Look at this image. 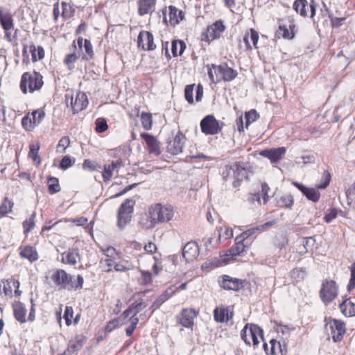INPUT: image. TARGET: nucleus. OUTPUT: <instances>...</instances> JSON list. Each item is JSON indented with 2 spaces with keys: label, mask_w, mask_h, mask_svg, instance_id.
<instances>
[{
  "label": "nucleus",
  "mask_w": 355,
  "mask_h": 355,
  "mask_svg": "<svg viewBox=\"0 0 355 355\" xmlns=\"http://www.w3.org/2000/svg\"><path fill=\"white\" fill-rule=\"evenodd\" d=\"M174 216V209L171 205L156 203L152 205L146 218L140 220L141 226L145 230H151L157 225L171 221Z\"/></svg>",
  "instance_id": "1"
},
{
  "label": "nucleus",
  "mask_w": 355,
  "mask_h": 355,
  "mask_svg": "<svg viewBox=\"0 0 355 355\" xmlns=\"http://www.w3.org/2000/svg\"><path fill=\"white\" fill-rule=\"evenodd\" d=\"M53 282L61 289L68 291L80 290L83 288L84 279L82 275H78L76 281L74 276L67 273L63 269H58L51 277Z\"/></svg>",
  "instance_id": "2"
},
{
  "label": "nucleus",
  "mask_w": 355,
  "mask_h": 355,
  "mask_svg": "<svg viewBox=\"0 0 355 355\" xmlns=\"http://www.w3.org/2000/svg\"><path fill=\"white\" fill-rule=\"evenodd\" d=\"M44 85L42 76L35 71L25 72L21 76L20 81V89L24 94H26L28 89L29 92L40 90Z\"/></svg>",
  "instance_id": "3"
},
{
  "label": "nucleus",
  "mask_w": 355,
  "mask_h": 355,
  "mask_svg": "<svg viewBox=\"0 0 355 355\" xmlns=\"http://www.w3.org/2000/svg\"><path fill=\"white\" fill-rule=\"evenodd\" d=\"M227 171V175L230 174V171H232L234 173V181L232 185L234 188L240 186L241 182L243 180H249L248 173L250 169V166L248 163L246 162H236L231 166H225Z\"/></svg>",
  "instance_id": "4"
},
{
  "label": "nucleus",
  "mask_w": 355,
  "mask_h": 355,
  "mask_svg": "<svg viewBox=\"0 0 355 355\" xmlns=\"http://www.w3.org/2000/svg\"><path fill=\"white\" fill-rule=\"evenodd\" d=\"M135 204V200L128 198L119 207L117 213V226L120 230H123L131 221Z\"/></svg>",
  "instance_id": "5"
},
{
  "label": "nucleus",
  "mask_w": 355,
  "mask_h": 355,
  "mask_svg": "<svg viewBox=\"0 0 355 355\" xmlns=\"http://www.w3.org/2000/svg\"><path fill=\"white\" fill-rule=\"evenodd\" d=\"M241 337L245 344L250 345L252 340L253 345L257 346L259 343L258 338L263 339V330L257 324H247L241 332Z\"/></svg>",
  "instance_id": "6"
},
{
  "label": "nucleus",
  "mask_w": 355,
  "mask_h": 355,
  "mask_svg": "<svg viewBox=\"0 0 355 355\" xmlns=\"http://www.w3.org/2000/svg\"><path fill=\"white\" fill-rule=\"evenodd\" d=\"M324 321L326 322L325 329L327 332L330 330V333L328 334L331 336L334 342L340 341L345 334V323L341 320L331 319V318H325Z\"/></svg>",
  "instance_id": "7"
},
{
  "label": "nucleus",
  "mask_w": 355,
  "mask_h": 355,
  "mask_svg": "<svg viewBox=\"0 0 355 355\" xmlns=\"http://www.w3.org/2000/svg\"><path fill=\"white\" fill-rule=\"evenodd\" d=\"M338 288L334 280L325 279L322 283L320 297L326 304H330L338 295Z\"/></svg>",
  "instance_id": "8"
},
{
  "label": "nucleus",
  "mask_w": 355,
  "mask_h": 355,
  "mask_svg": "<svg viewBox=\"0 0 355 355\" xmlns=\"http://www.w3.org/2000/svg\"><path fill=\"white\" fill-rule=\"evenodd\" d=\"M223 123L216 119L213 115H207L200 121L201 130L205 135H216L219 133Z\"/></svg>",
  "instance_id": "9"
},
{
  "label": "nucleus",
  "mask_w": 355,
  "mask_h": 355,
  "mask_svg": "<svg viewBox=\"0 0 355 355\" xmlns=\"http://www.w3.org/2000/svg\"><path fill=\"white\" fill-rule=\"evenodd\" d=\"M225 30V26L221 20L216 21L208 26L206 31L202 34V40L210 42L220 37Z\"/></svg>",
  "instance_id": "10"
},
{
  "label": "nucleus",
  "mask_w": 355,
  "mask_h": 355,
  "mask_svg": "<svg viewBox=\"0 0 355 355\" xmlns=\"http://www.w3.org/2000/svg\"><path fill=\"white\" fill-rule=\"evenodd\" d=\"M198 312L193 309H183L177 315V322L179 324L186 328H193L194 318L197 317Z\"/></svg>",
  "instance_id": "11"
},
{
  "label": "nucleus",
  "mask_w": 355,
  "mask_h": 355,
  "mask_svg": "<svg viewBox=\"0 0 355 355\" xmlns=\"http://www.w3.org/2000/svg\"><path fill=\"white\" fill-rule=\"evenodd\" d=\"M222 280L219 282L220 287L225 290L234 291L242 289L246 284V281L241 279L233 278L229 275H223Z\"/></svg>",
  "instance_id": "12"
},
{
  "label": "nucleus",
  "mask_w": 355,
  "mask_h": 355,
  "mask_svg": "<svg viewBox=\"0 0 355 355\" xmlns=\"http://www.w3.org/2000/svg\"><path fill=\"white\" fill-rule=\"evenodd\" d=\"M138 46L144 50L153 51L156 49L154 37L148 31H141L137 37Z\"/></svg>",
  "instance_id": "13"
},
{
  "label": "nucleus",
  "mask_w": 355,
  "mask_h": 355,
  "mask_svg": "<svg viewBox=\"0 0 355 355\" xmlns=\"http://www.w3.org/2000/svg\"><path fill=\"white\" fill-rule=\"evenodd\" d=\"M185 139V136L178 131L174 138L168 142L167 151L173 155L180 153L182 151Z\"/></svg>",
  "instance_id": "14"
},
{
  "label": "nucleus",
  "mask_w": 355,
  "mask_h": 355,
  "mask_svg": "<svg viewBox=\"0 0 355 355\" xmlns=\"http://www.w3.org/2000/svg\"><path fill=\"white\" fill-rule=\"evenodd\" d=\"M212 68L214 69V73L218 71L220 78H223L225 81H232L238 75L237 71L228 67L226 62H223L220 65L212 64Z\"/></svg>",
  "instance_id": "15"
},
{
  "label": "nucleus",
  "mask_w": 355,
  "mask_h": 355,
  "mask_svg": "<svg viewBox=\"0 0 355 355\" xmlns=\"http://www.w3.org/2000/svg\"><path fill=\"white\" fill-rule=\"evenodd\" d=\"M200 249L197 243L188 242L182 249V257L186 261H192L199 255Z\"/></svg>",
  "instance_id": "16"
},
{
  "label": "nucleus",
  "mask_w": 355,
  "mask_h": 355,
  "mask_svg": "<svg viewBox=\"0 0 355 355\" xmlns=\"http://www.w3.org/2000/svg\"><path fill=\"white\" fill-rule=\"evenodd\" d=\"M286 153L284 147H279L276 148L266 149L261 151L260 155L268 158L271 163H277L279 162Z\"/></svg>",
  "instance_id": "17"
},
{
  "label": "nucleus",
  "mask_w": 355,
  "mask_h": 355,
  "mask_svg": "<svg viewBox=\"0 0 355 355\" xmlns=\"http://www.w3.org/2000/svg\"><path fill=\"white\" fill-rule=\"evenodd\" d=\"M293 185L297 187L308 200L313 202H317L319 200L320 193L317 189L306 187L297 182H294Z\"/></svg>",
  "instance_id": "18"
},
{
  "label": "nucleus",
  "mask_w": 355,
  "mask_h": 355,
  "mask_svg": "<svg viewBox=\"0 0 355 355\" xmlns=\"http://www.w3.org/2000/svg\"><path fill=\"white\" fill-rule=\"evenodd\" d=\"M88 105V100L85 93L78 92L76 94V98L71 97V105L73 109V113H77L84 110Z\"/></svg>",
  "instance_id": "19"
},
{
  "label": "nucleus",
  "mask_w": 355,
  "mask_h": 355,
  "mask_svg": "<svg viewBox=\"0 0 355 355\" xmlns=\"http://www.w3.org/2000/svg\"><path fill=\"white\" fill-rule=\"evenodd\" d=\"M155 3L156 0H139L138 14L140 16L151 14L155 10Z\"/></svg>",
  "instance_id": "20"
},
{
  "label": "nucleus",
  "mask_w": 355,
  "mask_h": 355,
  "mask_svg": "<svg viewBox=\"0 0 355 355\" xmlns=\"http://www.w3.org/2000/svg\"><path fill=\"white\" fill-rule=\"evenodd\" d=\"M0 24L4 31H13L14 22L12 15L8 12L0 9Z\"/></svg>",
  "instance_id": "21"
},
{
  "label": "nucleus",
  "mask_w": 355,
  "mask_h": 355,
  "mask_svg": "<svg viewBox=\"0 0 355 355\" xmlns=\"http://www.w3.org/2000/svg\"><path fill=\"white\" fill-rule=\"evenodd\" d=\"M13 314L15 318L20 323H24L26 315V309L25 305L21 302H15L12 304Z\"/></svg>",
  "instance_id": "22"
},
{
  "label": "nucleus",
  "mask_w": 355,
  "mask_h": 355,
  "mask_svg": "<svg viewBox=\"0 0 355 355\" xmlns=\"http://www.w3.org/2000/svg\"><path fill=\"white\" fill-rule=\"evenodd\" d=\"M19 255L23 259H28L30 262L35 261L38 259V254L36 249L30 245H26L24 247H20Z\"/></svg>",
  "instance_id": "23"
},
{
  "label": "nucleus",
  "mask_w": 355,
  "mask_h": 355,
  "mask_svg": "<svg viewBox=\"0 0 355 355\" xmlns=\"http://www.w3.org/2000/svg\"><path fill=\"white\" fill-rule=\"evenodd\" d=\"M141 137L146 142L150 153H155L156 155L160 153L159 145L155 137L146 132L141 133Z\"/></svg>",
  "instance_id": "24"
},
{
  "label": "nucleus",
  "mask_w": 355,
  "mask_h": 355,
  "mask_svg": "<svg viewBox=\"0 0 355 355\" xmlns=\"http://www.w3.org/2000/svg\"><path fill=\"white\" fill-rule=\"evenodd\" d=\"M341 313L346 317L355 316V304L346 298L339 304Z\"/></svg>",
  "instance_id": "25"
},
{
  "label": "nucleus",
  "mask_w": 355,
  "mask_h": 355,
  "mask_svg": "<svg viewBox=\"0 0 355 355\" xmlns=\"http://www.w3.org/2000/svg\"><path fill=\"white\" fill-rule=\"evenodd\" d=\"M168 9L171 24L175 26L184 19V13L182 10H179L175 6H170Z\"/></svg>",
  "instance_id": "26"
},
{
  "label": "nucleus",
  "mask_w": 355,
  "mask_h": 355,
  "mask_svg": "<svg viewBox=\"0 0 355 355\" xmlns=\"http://www.w3.org/2000/svg\"><path fill=\"white\" fill-rule=\"evenodd\" d=\"M78 257V250L66 251L62 254V262L71 266L76 265Z\"/></svg>",
  "instance_id": "27"
},
{
  "label": "nucleus",
  "mask_w": 355,
  "mask_h": 355,
  "mask_svg": "<svg viewBox=\"0 0 355 355\" xmlns=\"http://www.w3.org/2000/svg\"><path fill=\"white\" fill-rule=\"evenodd\" d=\"M214 317L218 322H227L232 319V315L228 317V311L225 308L216 307L214 311Z\"/></svg>",
  "instance_id": "28"
},
{
  "label": "nucleus",
  "mask_w": 355,
  "mask_h": 355,
  "mask_svg": "<svg viewBox=\"0 0 355 355\" xmlns=\"http://www.w3.org/2000/svg\"><path fill=\"white\" fill-rule=\"evenodd\" d=\"M173 291L169 292L168 290L165 291L162 293L153 302L150 309L153 312L155 310L158 309L162 304H164L167 300H168L173 295Z\"/></svg>",
  "instance_id": "29"
},
{
  "label": "nucleus",
  "mask_w": 355,
  "mask_h": 355,
  "mask_svg": "<svg viewBox=\"0 0 355 355\" xmlns=\"http://www.w3.org/2000/svg\"><path fill=\"white\" fill-rule=\"evenodd\" d=\"M20 283L18 280L13 278L7 279L3 282V291L6 295L12 296V288H19Z\"/></svg>",
  "instance_id": "30"
},
{
  "label": "nucleus",
  "mask_w": 355,
  "mask_h": 355,
  "mask_svg": "<svg viewBox=\"0 0 355 355\" xmlns=\"http://www.w3.org/2000/svg\"><path fill=\"white\" fill-rule=\"evenodd\" d=\"M186 49V44L182 40H173L171 43V53L173 57L181 55Z\"/></svg>",
  "instance_id": "31"
},
{
  "label": "nucleus",
  "mask_w": 355,
  "mask_h": 355,
  "mask_svg": "<svg viewBox=\"0 0 355 355\" xmlns=\"http://www.w3.org/2000/svg\"><path fill=\"white\" fill-rule=\"evenodd\" d=\"M29 50L31 53L33 62H35L44 58V49L42 46H38L36 47L34 44H31L29 46Z\"/></svg>",
  "instance_id": "32"
},
{
  "label": "nucleus",
  "mask_w": 355,
  "mask_h": 355,
  "mask_svg": "<svg viewBox=\"0 0 355 355\" xmlns=\"http://www.w3.org/2000/svg\"><path fill=\"white\" fill-rule=\"evenodd\" d=\"M308 6L307 0H295L293 3V8L302 17L307 16L306 7Z\"/></svg>",
  "instance_id": "33"
},
{
  "label": "nucleus",
  "mask_w": 355,
  "mask_h": 355,
  "mask_svg": "<svg viewBox=\"0 0 355 355\" xmlns=\"http://www.w3.org/2000/svg\"><path fill=\"white\" fill-rule=\"evenodd\" d=\"M279 207L291 209L293 205V198L291 195H284L281 196L277 201Z\"/></svg>",
  "instance_id": "34"
},
{
  "label": "nucleus",
  "mask_w": 355,
  "mask_h": 355,
  "mask_svg": "<svg viewBox=\"0 0 355 355\" xmlns=\"http://www.w3.org/2000/svg\"><path fill=\"white\" fill-rule=\"evenodd\" d=\"M48 188L50 193L53 194L60 191L61 188L58 179L54 177H49L47 180Z\"/></svg>",
  "instance_id": "35"
},
{
  "label": "nucleus",
  "mask_w": 355,
  "mask_h": 355,
  "mask_svg": "<svg viewBox=\"0 0 355 355\" xmlns=\"http://www.w3.org/2000/svg\"><path fill=\"white\" fill-rule=\"evenodd\" d=\"M14 203L8 198H5L2 205L0 206V215L5 216L12 211Z\"/></svg>",
  "instance_id": "36"
},
{
  "label": "nucleus",
  "mask_w": 355,
  "mask_h": 355,
  "mask_svg": "<svg viewBox=\"0 0 355 355\" xmlns=\"http://www.w3.org/2000/svg\"><path fill=\"white\" fill-rule=\"evenodd\" d=\"M245 245L244 243H235L228 250L229 254H227V255L231 257L241 255L245 251Z\"/></svg>",
  "instance_id": "37"
},
{
  "label": "nucleus",
  "mask_w": 355,
  "mask_h": 355,
  "mask_svg": "<svg viewBox=\"0 0 355 355\" xmlns=\"http://www.w3.org/2000/svg\"><path fill=\"white\" fill-rule=\"evenodd\" d=\"M141 121L143 128L146 130H150L152 128V115L150 113L142 112L141 115Z\"/></svg>",
  "instance_id": "38"
},
{
  "label": "nucleus",
  "mask_w": 355,
  "mask_h": 355,
  "mask_svg": "<svg viewBox=\"0 0 355 355\" xmlns=\"http://www.w3.org/2000/svg\"><path fill=\"white\" fill-rule=\"evenodd\" d=\"M84 49L87 53V55L83 56V60H91L94 58V51H93V46L90 42V40L85 39L84 40Z\"/></svg>",
  "instance_id": "39"
},
{
  "label": "nucleus",
  "mask_w": 355,
  "mask_h": 355,
  "mask_svg": "<svg viewBox=\"0 0 355 355\" xmlns=\"http://www.w3.org/2000/svg\"><path fill=\"white\" fill-rule=\"evenodd\" d=\"M33 118L32 122L33 126L38 125L44 119L45 116V112L42 110H37L33 112L32 113Z\"/></svg>",
  "instance_id": "40"
},
{
  "label": "nucleus",
  "mask_w": 355,
  "mask_h": 355,
  "mask_svg": "<svg viewBox=\"0 0 355 355\" xmlns=\"http://www.w3.org/2000/svg\"><path fill=\"white\" fill-rule=\"evenodd\" d=\"M116 170L114 166L110 164H105L103 167V171L102 173L103 178L104 182H109L113 175V171Z\"/></svg>",
  "instance_id": "41"
},
{
  "label": "nucleus",
  "mask_w": 355,
  "mask_h": 355,
  "mask_svg": "<svg viewBox=\"0 0 355 355\" xmlns=\"http://www.w3.org/2000/svg\"><path fill=\"white\" fill-rule=\"evenodd\" d=\"M346 196L348 205L355 207V182L347 190Z\"/></svg>",
  "instance_id": "42"
},
{
  "label": "nucleus",
  "mask_w": 355,
  "mask_h": 355,
  "mask_svg": "<svg viewBox=\"0 0 355 355\" xmlns=\"http://www.w3.org/2000/svg\"><path fill=\"white\" fill-rule=\"evenodd\" d=\"M259 115L257 112L255 110H251L250 111L245 113V127L248 128L249 125L255 121Z\"/></svg>",
  "instance_id": "43"
},
{
  "label": "nucleus",
  "mask_w": 355,
  "mask_h": 355,
  "mask_svg": "<svg viewBox=\"0 0 355 355\" xmlns=\"http://www.w3.org/2000/svg\"><path fill=\"white\" fill-rule=\"evenodd\" d=\"M35 216H36V214L35 212L33 213L31 216L28 220H26L23 223L24 234H28L34 227V226H35L34 219H35Z\"/></svg>",
  "instance_id": "44"
},
{
  "label": "nucleus",
  "mask_w": 355,
  "mask_h": 355,
  "mask_svg": "<svg viewBox=\"0 0 355 355\" xmlns=\"http://www.w3.org/2000/svg\"><path fill=\"white\" fill-rule=\"evenodd\" d=\"M5 32V39L12 44L14 46H17V32L18 30H15L14 33H12V31H4Z\"/></svg>",
  "instance_id": "45"
},
{
  "label": "nucleus",
  "mask_w": 355,
  "mask_h": 355,
  "mask_svg": "<svg viewBox=\"0 0 355 355\" xmlns=\"http://www.w3.org/2000/svg\"><path fill=\"white\" fill-rule=\"evenodd\" d=\"M147 304L143 302L141 299L139 300H136L134 303H132L129 307H132V311H134L132 315L136 317L137 314L141 311L144 308L146 307Z\"/></svg>",
  "instance_id": "46"
},
{
  "label": "nucleus",
  "mask_w": 355,
  "mask_h": 355,
  "mask_svg": "<svg viewBox=\"0 0 355 355\" xmlns=\"http://www.w3.org/2000/svg\"><path fill=\"white\" fill-rule=\"evenodd\" d=\"M78 57L75 53L67 54L64 60V63L68 67L69 69H72L74 66L73 64L76 62Z\"/></svg>",
  "instance_id": "47"
},
{
  "label": "nucleus",
  "mask_w": 355,
  "mask_h": 355,
  "mask_svg": "<svg viewBox=\"0 0 355 355\" xmlns=\"http://www.w3.org/2000/svg\"><path fill=\"white\" fill-rule=\"evenodd\" d=\"M95 124L96 131L99 133L105 132L108 128L107 121L104 118H98Z\"/></svg>",
  "instance_id": "48"
},
{
  "label": "nucleus",
  "mask_w": 355,
  "mask_h": 355,
  "mask_svg": "<svg viewBox=\"0 0 355 355\" xmlns=\"http://www.w3.org/2000/svg\"><path fill=\"white\" fill-rule=\"evenodd\" d=\"M83 168L89 171H98L101 168L100 165L90 159H85L83 164Z\"/></svg>",
  "instance_id": "49"
},
{
  "label": "nucleus",
  "mask_w": 355,
  "mask_h": 355,
  "mask_svg": "<svg viewBox=\"0 0 355 355\" xmlns=\"http://www.w3.org/2000/svg\"><path fill=\"white\" fill-rule=\"evenodd\" d=\"M330 180V173L328 171H324L321 178V182L317 185V188L326 189L327 186L329 184Z\"/></svg>",
  "instance_id": "50"
},
{
  "label": "nucleus",
  "mask_w": 355,
  "mask_h": 355,
  "mask_svg": "<svg viewBox=\"0 0 355 355\" xmlns=\"http://www.w3.org/2000/svg\"><path fill=\"white\" fill-rule=\"evenodd\" d=\"M195 85H188L184 89V97L189 103H193V92Z\"/></svg>",
  "instance_id": "51"
},
{
  "label": "nucleus",
  "mask_w": 355,
  "mask_h": 355,
  "mask_svg": "<svg viewBox=\"0 0 355 355\" xmlns=\"http://www.w3.org/2000/svg\"><path fill=\"white\" fill-rule=\"evenodd\" d=\"M349 270L351 272V277L347 285L348 291H351L355 288V262L352 264Z\"/></svg>",
  "instance_id": "52"
},
{
  "label": "nucleus",
  "mask_w": 355,
  "mask_h": 355,
  "mask_svg": "<svg viewBox=\"0 0 355 355\" xmlns=\"http://www.w3.org/2000/svg\"><path fill=\"white\" fill-rule=\"evenodd\" d=\"M81 349L80 344H76V343L73 341H71L67 349L64 352V354L67 355L69 354H74L78 352Z\"/></svg>",
  "instance_id": "53"
},
{
  "label": "nucleus",
  "mask_w": 355,
  "mask_h": 355,
  "mask_svg": "<svg viewBox=\"0 0 355 355\" xmlns=\"http://www.w3.org/2000/svg\"><path fill=\"white\" fill-rule=\"evenodd\" d=\"M39 146H35L34 144H32L30 146V150L28 153V156L32 158L34 161H36L38 159V163H40V159L38 157V150H39Z\"/></svg>",
  "instance_id": "54"
},
{
  "label": "nucleus",
  "mask_w": 355,
  "mask_h": 355,
  "mask_svg": "<svg viewBox=\"0 0 355 355\" xmlns=\"http://www.w3.org/2000/svg\"><path fill=\"white\" fill-rule=\"evenodd\" d=\"M73 309L71 306H66L64 313V318L66 322V324L69 326L71 324V320L73 318Z\"/></svg>",
  "instance_id": "55"
},
{
  "label": "nucleus",
  "mask_w": 355,
  "mask_h": 355,
  "mask_svg": "<svg viewBox=\"0 0 355 355\" xmlns=\"http://www.w3.org/2000/svg\"><path fill=\"white\" fill-rule=\"evenodd\" d=\"M338 211L336 208L330 209L327 213H326L324 219L326 223H331L334 219H335L337 217Z\"/></svg>",
  "instance_id": "56"
},
{
  "label": "nucleus",
  "mask_w": 355,
  "mask_h": 355,
  "mask_svg": "<svg viewBox=\"0 0 355 355\" xmlns=\"http://www.w3.org/2000/svg\"><path fill=\"white\" fill-rule=\"evenodd\" d=\"M119 325V319H113L107 322V324H106V326L105 327V331L106 332H111Z\"/></svg>",
  "instance_id": "57"
},
{
  "label": "nucleus",
  "mask_w": 355,
  "mask_h": 355,
  "mask_svg": "<svg viewBox=\"0 0 355 355\" xmlns=\"http://www.w3.org/2000/svg\"><path fill=\"white\" fill-rule=\"evenodd\" d=\"M70 144V139L69 137L67 136H64L62 137L58 144V148H62V153H64L66 150V148L69 146Z\"/></svg>",
  "instance_id": "58"
},
{
  "label": "nucleus",
  "mask_w": 355,
  "mask_h": 355,
  "mask_svg": "<svg viewBox=\"0 0 355 355\" xmlns=\"http://www.w3.org/2000/svg\"><path fill=\"white\" fill-rule=\"evenodd\" d=\"M72 165L71 159L69 156H64L60 162V168L62 169H67Z\"/></svg>",
  "instance_id": "59"
},
{
  "label": "nucleus",
  "mask_w": 355,
  "mask_h": 355,
  "mask_svg": "<svg viewBox=\"0 0 355 355\" xmlns=\"http://www.w3.org/2000/svg\"><path fill=\"white\" fill-rule=\"evenodd\" d=\"M304 241L303 243V246L305 249V252H308L309 248L313 247L315 243V240L313 237H306L304 239Z\"/></svg>",
  "instance_id": "60"
},
{
  "label": "nucleus",
  "mask_w": 355,
  "mask_h": 355,
  "mask_svg": "<svg viewBox=\"0 0 355 355\" xmlns=\"http://www.w3.org/2000/svg\"><path fill=\"white\" fill-rule=\"evenodd\" d=\"M250 39H251V40L252 42L253 46H254V47L255 49H258L257 42H258L259 37V33L254 28H250Z\"/></svg>",
  "instance_id": "61"
},
{
  "label": "nucleus",
  "mask_w": 355,
  "mask_h": 355,
  "mask_svg": "<svg viewBox=\"0 0 355 355\" xmlns=\"http://www.w3.org/2000/svg\"><path fill=\"white\" fill-rule=\"evenodd\" d=\"M207 67H208V76H209L210 80L212 83H217V82L220 81V74L218 73V71L216 73H215L216 76V80L214 78V71H212V69H214V68H212V64L211 65V67H209L208 65Z\"/></svg>",
  "instance_id": "62"
},
{
  "label": "nucleus",
  "mask_w": 355,
  "mask_h": 355,
  "mask_svg": "<svg viewBox=\"0 0 355 355\" xmlns=\"http://www.w3.org/2000/svg\"><path fill=\"white\" fill-rule=\"evenodd\" d=\"M277 33L282 35L284 38H288L290 33L288 29L285 26H280Z\"/></svg>",
  "instance_id": "63"
},
{
  "label": "nucleus",
  "mask_w": 355,
  "mask_h": 355,
  "mask_svg": "<svg viewBox=\"0 0 355 355\" xmlns=\"http://www.w3.org/2000/svg\"><path fill=\"white\" fill-rule=\"evenodd\" d=\"M305 275V271L303 269L295 268L292 271V277L295 279H303Z\"/></svg>",
  "instance_id": "64"
}]
</instances>
